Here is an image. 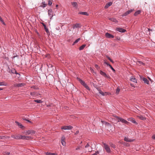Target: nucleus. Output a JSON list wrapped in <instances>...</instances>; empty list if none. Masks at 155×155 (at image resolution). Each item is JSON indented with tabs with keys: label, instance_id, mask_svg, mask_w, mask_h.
I'll list each match as a JSON object with an SVG mask.
<instances>
[{
	"label": "nucleus",
	"instance_id": "f257e3e1",
	"mask_svg": "<svg viewBox=\"0 0 155 155\" xmlns=\"http://www.w3.org/2000/svg\"><path fill=\"white\" fill-rule=\"evenodd\" d=\"M103 145L104 147L106 152L108 153H110L111 150L109 147L106 143H103Z\"/></svg>",
	"mask_w": 155,
	"mask_h": 155
},
{
	"label": "nucleus",
	"instance_id": "f03ea898",
	"mask_svg": "<svg viewBox=\"0 0 155 155\" xmlns=\"http://www.w3.org/2000/svg\"><path fill=\"white\" fill-rule=\"evenodd\" d=\"M97 91H98L99 93L102 96H105L107 95H108L109 94V93H107V92H103L101 91V89L99 88H97Z\"/></svg>",
	"mask_w": 155,
	"mask_h": 155
},
{
	"label": "nucleus",
	"instance_id": "7ed1b4c3",
	"mask_svg": "<svg viewBox=\"0 0 155 155\" xmlns=\"http://www.w3.org/2000/svg\"><path fill=\"white\" fill-rule=\"evenodd\" d=\"M73 127L71 126H64L61 127V129L62 130H71L73 128Z\"/></svg>",
	"mask_w": 155,
	"mask_h": 155
},
{
	"label": "nucleus",
	"instance_id": "20e7f679",
	"mask_svg": "<svg viewBox=\"0 0 155 155\" xmlns=\"http://www.w3.org/2000/svg\"><path fill=\"white\" fill-rule=\"evenodd\" d=\"M120 121L123 123L125 124H128L129 123L126 120H125L124 119H123L122 118H119V120H118L117 122H119Z\"/></svg>",
	"mask_w": 155,
	"mask_h": 155
},
{
	"label": "nucleus",
	"instance_id": "39448f33",
	"mask_svg": "<svg viewBox=\"0 0 155 155\" xmlns=\"http://www.w3.org/2000/svg\"><path fill=\"white\" fill-rule=\"evenodd\" d=\"M25 85V84L24 83H21L19 84H14V86L15 87H24Z\"/></svg>",
	"mask_w": 155,
	"mask_h": 155
},
{
	"label": "nucleus",
	"instance_id": "423d86ee",
	"mask_svg": "<svg viewBox=\"0 0 155 155\" xmlns=\"http://www.w3.org/2000/svg\"><path fill=\"white\" fill-rule=\"evenodd\" d=\"M65 137L64 136H63L61 138V143L63 146H65L66 144L65 140Z\"/></svg>",
	"mask_w": 155,
	"mask_h": 155
},
{
	"label": "nucleus",
	"instance_id": "0eeeda50",
	"mask_svg": "<svg viewBox=\"0 0 155 155\" xmlns=\"http://www.w3.org/2000/svg\"><path fill=\"white\" fill-rule=\"evenodd\" d=\"M53 12L51 9H50L48 10V15L50 17V18L51 19L53 17Z\"/></svg>",
	"mask_w": 155,
	"mask_h": 155
},
{
	"label": "nucleus",
	"instance_id": "6e6552de",
	"mask_svg": "<svg viewBox=\"0 0 155 155\" xmlns=\"http://www.w3.org/2000/svg\"><path fill=\"white\" fill-rule=\"evenodd\" d=\"M26 134H35V131L32 130H28L26 132Z\"/></svg>",
	"mask_w": 155,
	"mask_h": 155
},
{
	"label": "nucleus",
	"instance_id": "1a4fd4ad",
	"mask_svg": "<svg viewBox=\"0 0 155 155\" xmlns=\"http://www.w3.org/2000/svg\"><path fill=\"white\" fill-rule=\"evenodd\" d=\"M124 140L127 142H131L134 141V139H130L128 137H125L124 138Z\"/></svg>",
	"mask_w": 155,
	"mask_h": 155
},
{
	"label": "nucleus",
	"instance_id": "9d476101",
	"mask_svg": "<svg viewBox=\"0 0 155 155\" xmlns=\"http://www.w3.org/2000/svg\"><path fill=\"white\" fill-rule=\"evenodd\" d=\"M133 11L132 10H130L128 11H127L126 12L124 13L122 15V16H126L128 15L131 12Z\"/></svg>",
	"mask_w": 155,
	"mask_h": 155
},
{
	"label": "nucleus",
	"instance_id": "9b49d317",
	"mask_svg": "<svg viewBox=\"0 0 155 155\" xmlns=\"http://www.w3.org/2000/svg\"><path fill=\"white\" fill-rule=\"evenodd\" d=\"M81 24L80 23H76V24H74L73 25V28H80L81 27Z\"/></svg>",
	"mask_w": 155,
	"mask_h": 155
},
{
	"label": "nucleus",
	"instance_id": "f8f14e48",
	"mask_svg": "<svg viewBox=\"0 0 155 155\" xmlns=\"http://www.w3.org/2000/svg\"><path fill=\"white\" fill-rule=\"evenodd\" d=\"M99 73L103 77L108 78L107 74L105 72H104L100 70L99 71Z\"/></svg>",
	"mask_w": 155,
	"mask_h": 155
},
{
	"label": "nucleus",
	"instance_id": "ddd939ff",
	"mask_svg": "<svg viewBox=\"0 0 155 155\" xmlns=\"http://www.w3.org/2000/svg\"><path fill=\"white\" fill-rule=\"evenodd\" d=\"M105 36L108 38H114V36L110 34L106 33H105Z\"/></svg>",
	"mask_w": 155,
	"mask_h": 155
},
{
	"label": "nucleus",
	"instance_id": "4468645a",
	"mask_svg": "<svg viewBox=\"0 0 155 155\" xmlns=\"http://www.w3.org/2000/svg\"><path fill=\"white\" fill-rule=\"evenodd\" d=\"M116 30L117 31H118L121 32H124L126 31V30H125V29H124L122 28H116Z\"/></svg>",
	"mask_w": 155,
	"mask_h": 155
},
{
	"label": "nucleus",
	"instance_id": "2eb2a0df",
	"mask_svg": "<svg viewBox=\"0 0 155 155\" xmlns=\"http://www.w3.org/2000/svg\"><path fill=\"white\" fill-rule=\"evenodd\" d=\"M11 72L13 74H14L15 73L17 75H18L17 76V77L18 78H19V76H20V74H19L18 73H16V72L15 70L14 69H12L11 70Z\"/></svg>",
	"mask_w": 155,
	"mask_h": 155
},
{
	"label": "nucleus",
	"instance_id": "dca6fc26",
	"mask_svg": "<svg viewBox=\"0 0 155 155\" xmlns=\"http://www.w3.org/2000/svg\"><path fill=\"white\" fill-rule=\"evenodd\" d=\"M128 120L130 121L131 122L133 123H134L135 124H137V123L135 121V119H134L133 118H129Z\"/></svg>",
	"mask_w": 155,
	"mask_h": 155
},
{
	"label": "nucleus",
	"instance_id": "f3484780",
	"mask_svg": "<svg viewBox=\"0 0 155 155\" xmlns=\"http://www.w3.org/2000/svg\"><path fill=\"white\" fill-rule=\"evenodd\" d=\"M20 139H26L27 140L28 138L29 137L28 136H22V135H20Z\"/></svg>",
	"mask_w": 155,
	"mask_h": 155
},
{
	"label": "nucleus",
	"instance_id": "a211bd4d",
	"mask_svg": "<svg viewBox=\"0 0 155 155\" xmlns=\"http://www.w3.org/2000/svg\"><path fill=\"white\" fill-rule=\"evenodd\" d=\"M78 80L81 83V84L83 85L85 83L80 78H77Z\"/></svg>",
	"mask_w": 155,
	"mask_h": 155
},
{
	"label": "nucleus",
	"instance_id": "6ab92c4d",
	"mask_svg": "<svg viewBox=\"0 0 155 155\" xmlns=\"http://www.w3.org/2000/svg\"><path fill=\"white\" fill-rule=\"evenodd\" d=\"M112 4V3L111 2H110L106 5L104 7L105 8H108L109 6H111Z\"/></svg>",
	"mask_w": 155,
	"mask_h": 155
},
{
	"label": "nucleus",
	"instance_id": "aec40b11",
	"mask_svg": "<svg viewBox=\"0 0 155 155\" xmlns=\"http://www.w3.org/2000/svg\"><path fill=\"white\" fill-rule=\"evenodd\" d=\"M15 123L17 124V125L19 126V127L21 128H23L24 127V126L22 125V124H21L20 123H19L18 122L16 121L15 122Z\"/></svg>",
	"mask_w": 155,
	"mask_h": 155
},
{
	"label": "nucleus",
	"instance_id": "412c9836",
	"mask_svg": "<svg viewBox=\"0 0 155 155\" xmlns=\"http://www.w3.org/2000/svg\"><path fill=\"white\" fill-rule=\"evenodd\" d=\"M142 80L144 81L145 83L149 84V81L147 79V78H142Z\"/></svg>",
	"mask_w": 155,
	"mask_h": 155
},
{
	"label": "nucleus",
	"instance_id": "4be33fe9",
	"mask_svg": "<svg viewBox=\"0 0 155 155\" xmlns=\"http://www.w3.org/2000/svg\"><path fill=\"white\" fill-rule=\"evenodd\" d=\"M71 4L73 6V7H74L76 8H78V4L77 2H71Z\"/></svg>",
	"mask_w": 155,
	"mask_h": 155
},
{
	"label": "nucleus",
	"instance_id": "5701e85b",
	"mask_svg": "<svg viewBox=\"0 0 155 155\" xmlns=\"http://www.w3.org/2000/svg\"><path fill=\"white\" fill-rule=\"evenodd\" d=\"M78 13L80 14H81L86 15H88V14L87 12H79Z\"/></svg>",
	"mask_w": 155,
	"mask_h": 155
},
{
	"label": "nucleus",
	"instance_id": "b1692460",
	"mask_svg": "<svg viewBox=\"0 0 155 155\" xmlns=\"http://www.w3.org/2000/svg\"><path fill=\"white\" fill-rule=\"evenodd\" d=\"M120 88L119 87H117V89H116L115 94H118L120 91Z\"/></svg>",
	"mask_w": 155,
	"mask_h": 155
},
{
	"label": "nucleus",
	"instance_id": "393cba45",
	"mask_svg": "<svg viewBox=\"0 0 155 155\" xmlns=\"http://www.w3.org/2000/svg\"><path fill=\"white\" fill-rule=\"evenodd\" d=\"M109 19L112 21L114 22H117V20L114 18H109Z\"/></svg>",
	"mask_w": 155,
	"mask_h": 155
},
{
	"label": "nucleus",
	"instance_id": "a878e982",
	"mask_svg": "<svg viewBox=\"0 0 155 155\" xmlns=\"http://www.w3.org/2000/svg\"><path fill=\"white\" fill-rule=\"evenodd\" d=\"M130 80L135 83L137 82V80L136 78H130Z\"/></svg>",
	"mask_w": 155,
	"mask_h": 155
},
{
	"label": "nucleus",
	"instance_id": "bb28decb",
	"mask_svg": "<svg viewBox=\"0 0 155 155\" xmlns=\"http://www.w3.org/2000/svg\"><path fill=\"white\" fill-rule=\"evenodd\" d=\"M86 46L85 45H83L82 46H81L79 48V49L80 50H82Z\"/></svg>",
	"mask_w": 155,
	"mask_h": 155
},
{
	"label": "nucleus",
	"instance_id": "cd10ccee",
	"mask_svg": "<svg viewBox=\"0 0 155 155\" xmlns=\"http://www.w3.org/2000/svg\"><path fill=\"white\" fill-rule=\"evenodd\" d=\"M46 154L47 155H57V154L54 153H51L49 152H46Z\"/></svg>",
	"mask_w": 155,
	"mask_h": 155
},
{
	"label": "nucleus",
	"instance_id": "c85d7f7f",
	"mask_svg": "<svg viewBox=\"0 0 155 155\" xmlns=\"http://www.w3.org/2000/svg\"><path fill=\"white\" fill-rule=\"evenodd\" d=\"M140 10L137 11L134 13V15L135 16L137 15L138 14H139L140 13Z\"/></svg>",
	"mask_w": 155,
	"mask_h": 155
},
{
	"label": "nucleus",
	"instance_id": "c756f323",
	"mask_svg": "<svg viewBox=\"0 0 155 155\" xmlns=\"http://www.w3.org/2000/svg\"><path fill=\"white\" fill-rule=\"evenodd\" d=\"M87 89L90 90V89L89 87L85 83L84 84H83V85Z\"/></svg>",
	"mask_w": 155,
	"mask_h": 155
},
{
	"label": "nucleus",
	"instance_id": "7c9ffc66",
	"mask_svg": "<svg viewBox=\"0 0 155 155\" xmlns=\"http://www.w3.org/2000/svg\"><path fill=\"white\" fill-rule=\"evenodd\" d=\"M138 118L142 120H144L145 119L144 117L143 116L140 115L138 116Z\"/></svg>",
	"mask_w": 155,
	"mask_h": 155
},
{
	"label": "nucleus",
	"instance_id": "2f4dec72",
	"mask_svg": "<svg viewBox=\"0 0 155 155\" xmlns=\"http://www.w3.org/2000/svg\"><path fill=\"white\" fill-rule=\"evenodd\" d=\"M80 40V38H78L74 42L73 44V45H74L75 44L78 43Z\"/></svg>",
	"mask_w": 155,
	"mask_h": 155
},
{
	"label": "nucleus",
	"instance_id": "473e14b6",
	"mask_svg": "<svg viewBox=\"0 0 155 155\" xmlns=\"http://www.w3.org/2000/svg\"><path fill=\"white\" fill-rule=\"evenodd\" d=\"M34 101L38 103H41L42 102V101L40 100H35Z\"/></svg>",
	"mask_w": 155,
	"mask_h": 155
},
{
	"label": "nucleus",
	"instance_id": "72a5a7b5",
	"mask_svg": "<svg viewBox=\"0 0 155 155\" xmlns=\"http://www.w3.org/2000/svg\"><path fill=\"white\" fill-rule=\"evenodd\" d=\"M43 26H44V28L45 29L46 32L47 33H48L49 32V31L48 28H47L46 26L45 25H43Z\"/></svg>",
	"mask_w": 155,
	"mask_h": 155
},
{
	"label": "nucleus",
	"instance_id": "f704fd0d",
	"mask_svg": "<svg viewBox=\"0 0 155 155\" xmlns=\"http://www.w3.org/2000/svg\"><path fill=\"white\" fill-rule=\"evenodd\" d=\"M2 85H4V86H6V84L5 82H0V86H2Z\"/></svg>",
	"mask_w": 155,
	"mask_h": 155
},
{
	"label": "nucleus",
	"instance_id": "c9c22d12",
	"mask_svg": "<svg viewBox=\"0 0 155 155\" xmlns=\"http://www.w3.org/2000/svg\"><path fill=\"white\" fill-rule=\"evenodd\" d=\"M20 136L19 135L15 136V139H16L18 140L20 139Z\"/></svg>",
	"mask_w": 155,
	"mask_h": 155
},
{
	"label": "nucleus",
	"instance_id": "e433bc0d",
	"mask_svg": "<svg viewBox=\"0 0 155 155\" xmlns=\"http://www.w3.org/2000/svg\"><path fill=\"white\" fill-rule=\"evenodd\" d=\"M106 57L108 58V59L110 61V62H111L112 63H114V61H113L109 57L107 56Z\"/></svg>",
	"mask_w": 155,
	"mask_h": 155
},
{
	"label": "nucleus",
	"instance_id": "4c0bfd02",
	"mask_svg": "<svg viewBox=\"0 0 155 155\" xmlns=\"http://www.w3.org/2000/svg\"><path fill=\"white\" fill-rule=\"evenodd\" d=\"M95 68L98 70L100 68V67H99V66L97 65V64H95Z\"/></svg>",
	"mask_w": 155,
	"mask_h": 155
},
{
	"label": "nucleus",
	"instance_id": "58836bf2",
	"mask_svg": "<svg viewBox=\"0 0 155 155\" xmlns=\"http://www.w3.org/2000/svg\"><path fill=\"white\" fill-rule=\"evenodd\" d=\"M82 147L81 146H78L77 148H76V150H81Z\"/></svg>",
	"mask_w": 155,
	"mask_h": 155
},
{
	"label": "nucleus",
	"instance_id": "ea45409f",
	"mask_svg": "<svg viewBox=\"0 0 155 155\" xmlns=\"http://www.w3.org/2000/svg\"><path fill=\"white\" fill-rule=\"evenodd\" d=\"M42 4L43 5V6H42L43 7V8H45L47 5L46 4H45V2H42Z\"/></svg>",
	"mask_w": 155,
	"mask_h": 155
},
{
	"label": "nucleus",
	"instance_id": "a19ab883",
	"mask_svg": "<svg viewBox=\"0 0 155 155\" xmlns=\"http://www.w3.org/2000/svg\"><path fill=\"white\" fill-rule=\"evenodd\" d=\"M52 4V2L51 1V0H49L48 2V5H51Z\"/></svg>",
	"mask_w": 155,
	"mask_h": 155
},
{
	"label": "nucleus",
	"instance_id": "79ce46f5",
	"mask_svg": "<svg viewBox=\"0 0 155 155\" xmlns=\"http://www.w3.org/2000/svg\"><path fill=\"white\" fill-rule=\"evenodd\" d=\"M90 146V143H88L85 146V148H86Z\"/></svg>",
	"mask_w": 155,
	"mask_h": 155
},
{
	"label": "nucleus",
	"instance_id": "37998d69",
	"mask_svg": "<svg viewBox=\"0 0 155 155\" xmlns=\"http://www.w3.org/2000/svg\"><path fill=\"white\" fill-rule=\"evenodd\" d=\"M109 67L110 68L114 71H115L114 69V68L112 67V66L110 65H109Z\"/></svg>",
	"mask_w": 155,
	"mask_h": 155
},
{
	"label": "nucleus",
	"instance_id": "c03bdc74",
	"mask_svg": "<svg viewBox=\"0 0 155 155\" xmlns=\"http://www.w3.org/2000/svg\"><path fill=\"white\" fill-rule=\"evenodd\" d=\"M10 154V153L8 152H5L4 154L5 155H9Z\"/></svg>",
	"mask_w": 155,
	"mask_h": 155
},
{
	"label": "nucleus",
	"instance_id": "a18cd8bd",
	"mask_svg": "<svg viewBox=\"0 0 155 155\" xmlns=\"http://www.w3.org/2000/svg\"><path fill=\"white\" fill-rule=\"evenodd\" d=\"M138 63L139 64H142V61H137V64H138Z\"/></svg>",
	"mask_w": 155,
	"mask_h": 155
},
{
	"label": "nucleus",
	"instance_id": "49530a36",
	"mask_svg": "<svg viewBox=\"0 0 155 155\" xmlns=\"http://www.w3.org/2000/svg\"><path fill=\"white\" fill-rule=\"evenodd\" d=\"M0 21L3 23V24H5L4 22L3 21L2 18L0 17Z\"/></svg>",
	"mask_w": 155,
	"mask_h": 155
},
{
	"label": "nucleus",
	"instance_id": "de8ad7c7",
	"mask_svg": "<svg viewBox=\"0 0 155 155\" xmlns=\"http://www.w3.org/2000/svg\"><path fill=\"white\" fill-rule=\"evenodd\" d=\"M104 64H106L107 65L109 66V65H110L109 64L107 63V62L105 61L104 62Z\"/></svg>",
	"mask_w": 155,
	"mask_h": 155
},
{
	"label": "nucleus",
	"instance_id": "09e8293b",
	"mask_svg": "<svg viewBox=\"0 0 155 155\" xmlns=\"http://www.w3.org/2000/svg\"><path fill=\"white\" fill-rule=\"evenodd\" d=\"M11 70L9 68H8V69L7 70V71L8 72H11Z\"/></svg>",
	"mask_w": 155,
	"mask_h": 155
},
{
	"label": "nucleus",
	"instance_id": "8fccbe9b",
	"mask_svg": "<svg viewBox=\"0 0 155 155\" xmlns=\"http://www.w3.org/2000/svg\"><path fill=\"white\" fill-rule=\"evenodd\" d=\"M79 133V131L78 130H77L76 132L75 133V135H77V134H78Z\"/></svg>",
	"mask_w": 155,
	"mask_h": 155
},
{
	"label": "nucleus",
	"instance_id": "3c124183",
	"mask_svg": "<svg viewBox=\"0 0 155 155\" xmlns=\"http://www.w3.org/2000/svg\"><path fill=\"white\" fill-rule=\"evenodd\" d=\"M152 138L153 139L155 140V134L152 136Z\"/></svg>",
	"mask_w": 155,
	"mask_h": 155
},
{
	"label": "nucleus",
	"instance_id": "603ef678",
	"mask_svg": "<svg viewBox=\"0 0 155 155\" xmlns=\"http://www.w3.org/2000/svg\"><path fill=\"white\" fill-rule=\"evenodd\" d=\"M30 94L31 95H34L35 94L34 92H31L30 93Z\"/></svg>",
	"mask_w": 155,
	"mask_h": 155
},
{
	"label": "nucleus",
	"instance_id": "864d4df0",
	"mask_svg": "<svg viewBox=\"0 0 155 155\" xmlns=\"http://www.w3.org/2000/svg\"><path fill=\"white\" fill-rule=\"evenodd\" d=\"M24 120H26L30 123H31V121L28 120H27L26 119H24Z\"/></svg>",
	"mask_w": 155,
	"mask_h": 155
},
{
	"label": "nucleus",
	"instance_id": "5fc2aeb1",
	"mask_svg": "<svg viewBox=\"0 0 155 155\" xmlns=\"http://www.w3.org/2000/svg\"><path fill=\"white\" fill-rule=\"evenodd\" d=\"M111 146L114 148H115V145L113 144H112V145H111Z\"/></svg>",
	"mask_w": 155,
	"mask_h": 155
},
{
	"label": "nucleus",
	"instance_id": "6e6d98bb",
	"mask_svg": "<svg viewBox=\"0 0 155 155\" xmlns=\"http://www.w3.org/2000/svg\"><path fill=\"white\" fill-rule=\"evenodd\" d=\"M90 70L91 72H94V70L92 68H90Z\"/></svg>",
	"mask_w": 155,
	"mask_h": 155
},
{
	"label": "nucleus",
	"instance_id": "4d7b16f0",
	"mask_svg": "<svg viewBox=\"0 0 155 155\" xmlns=\"http://www.w3.org/2000/svg\"><path fill=\"white\" fill-rule=\"evenodd\" d=\"M11 137L15 139V136L14 135H12L11 136Z\"/></svg>",
	"mask_w": 155,
	"mask_h": 155
},
{
	"label": "nucleus",
	"instance_id": "13d9d810",
	"mask_svg": "<svg viewBox=\"0 0 155 155\" xmlns=\"http://www.w3.org/2000/svg\"><path fill=\"white\" fill-rule=\"evenodd\" d=\"M53 76L51 74H50L48 75V77L49 78H51Z\"/></svg>",
	"mask_w": 155,
	"mask_h": 155
},
{
	"label": "nucleus",
	"instance_id": "bf43d9fd",
	"mask_svg": "<svg viewBox=\"0 0 155 155\" xmlns=\"http://www.w3.org/2000/svg\"><path fill=\"white\" fill-rule=\"evenodd\" d=\"M116 117L118 119V120H119V118H121L120 117H119L117 116H116Z\"/></svg>",
	"mask_w": 155,
	"mask_h": 155
},
{
	"label": "nucleus",
	"instance_id": "052dcab7",
	"mask_svg": "<svg viewBox=\"0 0 155 155\" xmlns=\"http://www.w3.org/2000/svg\"><path fill=\"white\" fill-rule=\"evenodd\" d=\"M48 67H52V65H49L48 66Z\"/></svg>",
	"mask_w": 155,
	"mask_h": 155
},
{
	"label": "nucleus",
	"instance_id": "680f3d73",
	"mask_svg": "<svg viewBox=\"0 0 155 155\" xmlns=\"http://www.w3.org/2000/svg\"><path fill=\"white\" fill-rule=\"evenodd\" d=\"M31 88H33L34 89H36L35 87V86L31 87Z\"/></svg>",
	"mask_w": 155,
	"mask_h": 155
},
{
	"label": "nucleus",
	"instance_id": "e2e57ef3",
	"mask_svg": "<svg viewBox=\"0 0 155 155\" xmlns=\"http://www.w3.org/2000/svg\"><path fill=\"white\" fill-rule=\"evenodd\" d=\"M143 65L145 66V64L143 62H142V64Z\"/></svg>",
	"mask_w": 155,
	"mask_h": 155
},
{
	"label": "nucleus",
	"instance_id": "0e129e2a",
	"mask_svg": "<svg viewBox=\"0 0 155 155\" xmlns=\"http://www.w3.org/2000/svg\"><path fill=\"white\" fill-rule=\"evenodd\" d=\"M148 78L149 79V80H150V81H151V82H152V80H151V78Z\"/></svg>",
	"mask_w": 155,
	"mask_h": 155
},
{
	"label": "nucleus",
	"instance_id": "69168bd1",
	"mask_svg": "<svg viewBox=\"0 0 155 155\" xmlns=\"http://www.w3.org/2000/svg\"><path fill=\"white\" fill-rule=\"evenodd\" d=\"M95 84H94L93 83V86H94L95 87Z\"/></svg>",
	"mask_w": 155,
	"mask_h": 155
},
{
	"label": "nucleus",
	"instance_id": "338daca9",
	"mask_svg": "<svg viewBox=\"0 0 155 155\" xmlns=\"http://www.w3.org/2000/svg\"><path fill=\"white\" fill-rule=\"evenodd\" d=\"M58 5H56V7H58Z\"/></svg>",
	"mask_w": 155,
	"mask_h": 155
},
{
	"label": "nucleus",
	"instance_id": "774afa93",
	"mask_svg": "<svg viewBox=\"0 0 155 155\" xmlns=\"http://www.w3.org/2000/svg\"><path fill=\"white\" fill-rule=\"evenodd\" d=\"M3 89L2 88H0V90H2Z\"/></svg>",
	"mask_w": 155,
	"mask_h": 155
}]
</instances>
